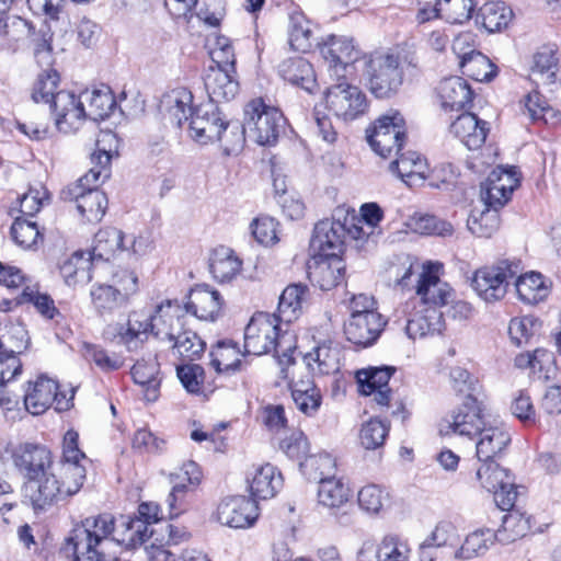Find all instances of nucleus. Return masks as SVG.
Segmentation results:
<instances>
[{"label":"nucleus","mask_w":561,"mask_h":561,"mask_svg":"<svg viewBox=\"0 0 561 561\" xmlns=\"http://www.w3.org/2000/svg\"><path fill=\"white\" fill-rule=\"evenodd\" d=\"M137 513L122 516L118 523L111 514L85 518L71 530L64 550L75 561H121L117 547L144 543L152 534L149 526L161 518L159 505L152 502L141 503Z\"/></svg>","instance_id":"f257e3e1"},{"label":"nucleus","mask_w":561,"mask_h":561,"mask_svg":"<svg viewBox=\"0 0 561 561\" xmlns=\"http://www.w3.org/2000/svg\"><path fill=\"white\" fill-rule=\"evenodd\" d=\"M12 462L23 477L24 497L34 511L45 510V503L56 494L55 472L50 450L42 444L23 442L8 448Z\"/></svg>","instance_id":"f03ea898"},{"label":"nucleus","mask_w":561,"mask_h":561,"mask_svg":"<svg viewBox=\"0 0 561 561\" xmlns=\"http://www.w3.org/2000/svg\"><path fill=\"white\" fill-rule=\"evenodd\" d=\"M282 321L276 314L259 312L254 314L244 330V350L248 354L256 356L274 351L282 374L285 366L294 364L293 352L295 346L287 333H280Z\"/></svg>","instance_id":"7ed1b4c3"},{"label":"nucleus","mask_w":561,"mask_h":561,"mask_svg":"<svg viewBox=\"0 0 561 561\" xmlns=\"http://www.w3.org/2000/svg\"><path fill=\"white\" fill-rule=\"evenodd\" d=\"M59 82L60 76L55 69L43 70L34 81L31 99L34 103L48 104L57 129L70 134L73 133L83 112L75 93L58 90Z\"/></svg>","instance_id":"20e7f679"},{"label":"nucleus","mask_w":561,"mask_h":561,"mask_svg":"<svg viewBox=\"0 0 561 561\" xmlns=\"http://www.w3.org/2000/svg\"><path fill=\"white\" fill-rule=\"evenodd\" d=\"M417 59L412 53H375L365 61V76L370 92L378 99L394 95L403 83L405 71L415 69Z\"/></svg>","instance_id":"39448f33"},{"label":"nucleus","mask_w":561,"mask_h":561,"mask_svg":"<svg viewBox=\"0 0 561 561\" xmlns=\"http://www.w3.org/2000/svg\"><path fill=\"white\" fill-rule=\"evenodd\" d=\"M243 123L249 139L260 146H274L284 131L286 119L277 107L254 99L245 105Z\"/></svg>","instance_id":"423d86ee"},{"label":"nucleus","mask_w":561,"mask_h":561,"mask_svg":"<svg viewBox=\"0 0 561 561\" xmlns=\"http://www.w3.org/2000/svg\"><path fill=\"white\" fill-rule=\"evenodd\" d=\"M519 259H504L490 266H483L473 274L471 285L478 296L486 302L503 299L512 280L523 272Z\"/></svg>","instance_id":"0eeeda50"},{"label":"nucleus","mask_w":561,"mask_h":561,"mask_svg":"<svg viewBox=\"0 0 561 561\" xmlns=\"http://www.w3.org/2000/svg\"><path fill=\"white\" fill-rule=\"evenodd\" d=\"M405 137L404 119L398 112L379 117L374 126L367 129L369 146L382 158L390 157L393 151L399 154Z\"/></svg>","instance_id":"6e6552de"},{"label":"nucleus","mask_w":561,"mask_h":561,"mask_svg":"<svg viewBox=\"0 0 561 561\" xmlns=\"http://www.w3.org/2000/svg\"><path fill=\"white\" fill-rule=\"evenodd\" d=\"M327 107L344 121H353L364 114L367 102L365 94L355 85L341 81L331 85L325 93Z\"/></svg>","instance_id":"1a4fd4ad"},{"label":"nucleus","mask_w":561,"mask_h":561,"mask_svg":"<svg viewBox=\"0 0 561 561\" xmlns=\"http://www.w3.org/2000/svg\"><path fill=\"white\" fill-rule=\"evenodd\" d=\"M170 478L173 486L165 503L169 507V517L174 518L188 508V494L199 484L202 471L195 461H187L171 473Z\"/></svg>","instance_id":"9d476101"},{"label":"nucleus","mask_w":561,"mask_h":561,"mask_svg":"<svg viewBox=\"0 0 561 561\" xmlns=\"http://www.w3.org/2000/svg\"><path fill=\"white\" fill-rule=\"evenodd\" d=\"M137 276L128 272L121 282V288L106 284H94L90 290L94 310L100 316H104L126 306L129 296L137 291Z\"/></svg>","instance_id":"9b49d317"},{"label":"nucleus","mask_w":561,"mask_h":561,"mask_svg":"<svg viewBox=\"0 0 561 561\" xmlns=\"http://www.w3.org/2000/svg\"><path fill=\"white\" fill-rule=\"evenodd\" d=\"M65 202H76L77 209L88 222H99L107 209V197L98 187H82L81 184H69L60 191Z\"/></svg>","instance_id":"f8f14e48"},{"label":"nucleus","mask_w":561,"mask_h":561,"mask_svg":"<svg viewBox=\"0 0 561 561\" xmlns=\"http://www.w3.org/2000/svg\"><path fill=\"white\" fill-rule=\"evenodd\" d=\"M217 520L227 527L245 529L254 525L259 517L256 501L244 495L227 496L217 506Z\"/></svg>","instance_id":"ddd939ff"},{"label":"nucleus","mask_w":561,"mask_h":561,"mask_svg":"<svg viewBox=\"0 0 561 561\" xmlns=\"http://www.w3.org/2000/svg\"><path fill=\"white\" fill-rule=\"evenodd\" d=\"M320 54L332 71V76H335L337 80L346 77L359 57V50L354 46L352 39L336 35L329 36L320 45Z\"/></svg>","instance_id":"4468645a"},{"label":"nucleus","mask_w":561,"mask_h":561,"mask_svg":"<svg viewBox=\"0 0 561 561\" xmlns=\"http://www.w3.org/2000/svg\"><path fill=\"white\" fill-rule=\"evenodd\" d=\"M9 337L13 340L0 350V386L16 379L23 370V364L19 355L27 348L30 337L21 324H13L9 329Z\"/></svg>","instance_id":"2eb2a0df"},{"label":"nucleus","mask_w":561,"mask_h":561,"mask_svg":"<svg viewBox=\"0 0 561 561\" xmlns=\"http://www.w3.org/2000/svg\"><path fill=\"white\" fill-rule=\"evenodd\" d=\"M228 121L213 102L201 104L191 113L190 128L196 141L206 144L220 137Z\"/></svg>","instance_id":"dca6fc26"},{"label":"nucleus","mask_w":561,"mask_h":561,"mask_svg":"<svg viewBox=\"0 0 561 561\" xmlns=\"http://www.w3.org/2000/svg\"><path fill=\"white\" fill-rule=\"evenodd\" d=\"M519 179L515 170L497 168L493 170L481 186V195L486 208L496 211L511 198L512 193L518 186Z\"/></svg>","instance_id":"f3484780"},{"label":"nucleus","mask_w":561,"mask_h":561,"mask_svg":"<svg viewBox=\"0 0 561 561\" xmlns=\"http://www.w3.org/2000/svg\"><path fill=\"white\" fill-rule=\"evenodd\" d=\"M310 282L322 290L336 287L344 278L345 263L340 255L313 254L307 264Z\"/></svg>","instance_id":"a211bd4d"},{"label":"nucleus","mask_w":561,"mask_h":561,"mask_svg":"<svg viewBox=\"0 0 561 561\" xmlns=\"http://www.w3.org/2000/svg\"><path fill=\"white\" fill-rule=\"evenodd\" d=\"M148 319L151 334L171 341L185 327V310L178 300H165Z\"/></svg>","instance_id":"6ab92c4d"},{"label":"nucleus","mask_w":561,"mask_h":561,"mask_svg":"<svg viewBox=\"0 0 561 561\" xmlns=\"http://www.w3.org/2000/svg\"><path fill=\"white\" fill-rule=\"evenodd\" d=\"M140 242L134 237L126 238L125 233L115 227H106L95 233L90 259L110 261L117 252L129 250L134 254H139Z\"/></svg>","instance_id":"aec40b11"},{"label":"nucleus","mask_w":561,"mask_h":561,"mask_svg":"<svg viewBox=\"0 0 561 561\" xmlns=\"http://www.w3.org/2000/svg\"><path fill=\"white\" fill-rule=\"evenodd\" d=\"M345 237L346 222H342L340 218L323 219L314 226L310 248L313 254L340 255L343 251Z\"/></svg>","instance_id":"412c9836"},{"label":"nucleus","mask_w":561,"mask_h":561,"mask_svg":"<svg viewBox=\"0 0 561 561\" xmlns=\"http://www.w3.org/2000/svg\"><path fill=\"white\" fill-rule=\"evenodd\" d=\"M386 323L379 312L351 316L344 323V334L351 343L367 347L377 341Z\"/></svg>","instance_id":"4be33fe9"},{"label":"nucleus","mask_w":561,"mask_h":561,"mask_svg":"<svg viewBox=\"0 0 561 561\" xmlns=\"http://www.w3.org/2000/svg\"><path fill=\"white\" fill-rule=\"evenodd\" d=\"M450 417L448 428L460 436L472 438L484 427L482 403L478 397H465L461 405L453 412Z\"/></svg>","instance_id":"5701e85b"},{"label":"nucleus","mask_w":561,"mask_h":561,"mask_svg":"<svg viewBox=\"0 0 561 561\" xmlns=\"http://www.w3.org/2000/svg\"><path fill=\"white\" fill-rule=\"evenodd\" d=\"M33 23L19 15H10L0 8V50L15 54L28 41Z\"/></svg>","instance_id":"b1692460"},{"label":"nucleus","mask_w":561,"mask_h":561,"mask_svg":"<svg viewBox=\"0 0 561 561\" xmlns=\"http://www.w3.org/2000/svg\"><path fill=\"white\" fill-rule=\"evenodd\" d=\"M77 102L79 103V107L82 110L83 115L77 127L73 129V133L81 127L87 118L98 122L108 117L116 106L114 95L107 85L82 92L77 96Z\"/></svg>","instance_id":"393cba45"},{"label":"nucleus","mask_w":561,"mask_h":561,"mask_svg":"<svg viewBox=\"0 0 561 561\" xmlns=\"http://www.w3.org/2000/svg\"><path fill=\"white\" fill-rule=\"evenodd\" d=\"M84 462L83 460L61 461L59 466V478L55 473L56 483L54 484L55 489L57 488L58 490L51 500L46 501L45 508L79 492L87 474Z\"/></svg>","instance_id":"a878e982"},{"label":"nucleus","mask_w":561,"mask_h":561,"mask_svg":"<svg viewBox=\"0 0 561 561\" xmlns=\"http://www.w3.org/2000/svg\"><path fill=\"white\" fill-rule=\"evenodd\" d=\"M193 94L184 88H174L165 93L160 99L159 112L164 119H168L176 127H181L183 122L191 121Z\"/></svg>","instance_id":"bb28decb"},{"label":"nucleus","mask_w":561,"mask_h":561,"mask_svg":"<svg viewBox=\"0 0 561 561\" xmlns=\"http://www.w3.org/2000/svg\"><path fill=\"white\" fill-rule=\"evenodd\" d=\"M489 131V123L472 113L459 115L450 125V133L469 150L480 149L485 142Z\"/></svg>","instance_id":"cd10ccee"},{"label":"nucleus","mask_w":561,"mask_h":561,"mask_svg":"<svg viewBox=\"0 0 561 561\" xmlns=\"http://www.w3.org/2000/svg\"><path fill=\"white\" fill-rule=\"evenodd\" d=\"M416 295L423 304L428 305L427 308L439 309L449 304L453 290L447 283L440 280L433 266H426L420 275Z\"/></svg>","instance_id":"c85d7f7f"},{"label":"nucleus","mask_w":561,"mask_h":561,"mask_svg":"<svg viewBox=\"0 0 561 561\" xmlns=\"http://www.w3.org/2000/svg\"><path fill=\"white\" fill-rule=\"evenodd\" d=\"M224 300L219 291L208 285H199L190 291L183 309L201 320H215L222 308Z\"/></svg>","instance_id":"c756f323"},{"label":"nucleus","mask_w":561,"mask_h":561,"mask_svg":"<svg viewBox=\"0 0 561 561\" xmlns=\"http://www.w3.org/2000/svg\"><path fill=\"white\" fill-rule=\"evenodd\" d=\"M165 8L175 19L184 18L192 11L194 5L196 15L209 26H218L222 18L221 0H165Z\"/></svg>","instance_id":"7c9ffc66"},{"label":"nucleus","mask_w":561,"mask_h":561,"mask_svg":"<svg viewBox=\"0 0 561 561\" xmlns=\"http://www.w3.org/2000/svg\"><path fill=\"white\" fill-rule=\"evenodd\" d=\"M204 85L209 96V102L215 104L230 101L239 92V81L236 79V71H229L226 68L209 67L204 77Z\"/></svg>","instance_id":"2f4dec72"},{"label":"nucleus","mask_w":561,"mask_h":561,"mask_svg":"<svg viewBox=\"0 0 561 561\" xmlns=\"http://www.w3.org/2000/svg\"><path fill=\"white\" fill-rule=\"evenodd\" d=\"M478 435L476 457L479 462L496 461L512 440L510 432L503 426H484Z\"/></svg>","instance_id":"473e14b6"},{"label":"nucleus","mask_w":561,"mask_h":561,"mask_svg":"<svg viewBox=\"0 0 561 561\" xmlns=\"http://www.w3.org/2000/svg\"><path fill=\"white\" fill-rule=\"evenodd\" d=\"M58 383L46 376H39L28 387L23 396L25 410L33 414H43L56 400Z\"/></svg>","instance_id":"72a5a7b5"},{"label":"nucleus","mask_w":561,"mask_h":561,"mask_svg":"<svg viewBox=\"0 0 561 561\" xmlns=\"http://www.w3.org/2000/svg\"><path fill=\"white\" fill-rule=\"evenodd\" d=\"M427 169L426 160L415 151L401 152L389 164L390 172L400 178L410 187L425 180Z\"/></svg>","instance_id":"f704fd0d"},{"label":"nucleus","mask_w":561,"mask_h":561,"mask_svg":"<svg viewBox=\"0 0 561 561\" xmlns=\"http://www.w3.org/2000/svg\"><path fill=\"white\" fill-rule=\"evenodd\" d=\"M251 500H267L276 495L283 486V477L277 469L266 463L255 469L253 476L248 479Z\"/></svg>","instance_id":"c9c22d12"},{"label":"nucleus","mask_w":561,"mask_h":561,"mask_svg":"<svg viewBox=\"0 0 561 561\" xmlns=\"http://www.w3.org/2000/svg\"><path fill=\"white\" fill-rule=\"evenodd\" d=\"M438 95L445 110L459 111L471 103L473 92L466 80L450 77L440 82Z\"/></svg>","instance_id":"e433bc0d"},{"label":"nucleus","mask_w":561,"mask_h":561,"mask_svg":"<svg viewBox=\"0 0 561 561\" xmlns=\"http://www.w3.org/2000/svg\"><path fill=\"white\" fill-rule=\"evenodd\" d=\"M278 73L285 81L310 93L317 85L312 65L302 57L283 60L278 66Z\"/></svg>","instance_id":"4c0bfd02"},{"label":"nucleus","mask_w":561,"mask_h":561,"mask_svg":"<svg viewBox=\"0 0 561 561\" xmlns=\"http://www.w3.org/2000/svg\"><path fill=\"white\" fill-rule=\"evenodd\" d=\"M445 329L444 312L437 308H425L408 320L407 335L412 339H421L426 335L439 334Z\"/></svg>","instance_id":"58836bf2"},{"label":"nucleus","mask_w":561,"mask_h":561,"mask_svg":"<svg viewBox=\"0 0 561 561\" xmlns=\"http://www.w3.org/2000/svg\"><path fill=\"white\" fill-rule=\"evenodd\" d=\"M241 265L239 257L227 247L216 248L209 257V271L219 283L232 280L241 271Z\"/></svg>","instance_id":"ea45409f"},{"label":"nucleus","mask_w":561,"mask_h":561,"mask_svg":"<svg viewBox=\"0 0 561 561\" xmlns=\"http://www.w3.org/2000/svg\"><path fill=\"white\" fill-rule=\"evenodd\" d=\"M514 280L519 299L526 304H538L546 299L550 293V286L540 273L522 274L520 272Z\"/></svg>","instance_id":"a19ab883"},{"label":"nucleus","mask_w":561,"mask_h":561,"mask_svg":"<svg viewBox=\"0 0 561 561\" xmlns=\"http://www.w3.org/2000/svg\"><path fill=\"white\" fill-rule=\"evenodd\" d=\"M210 365L218 374L233 375L247 367L237 345L232 343L218 342L216 348L210 352Z\"/></svg>","instance_id":"79ce46f5"},{"label":"nucleus","mask_w":561,"mask_h":561,"mask_svg":"<svg viewBox=\"0 0 561 561\" xmlns=\"http://www.w3.org/2000/svg\"><path fill=\"white\" fill-rule=\"evenodd\" d=\"M531 529V517L519 510H512L502 518V526L495 533L496 541L508 545L525 537Z\"/></svg>","instance_id":"37998d69"},{"label":"nucleus","mask_w":561,"mask_h":561,"mask_svg":"<svg viewBox=\"0 0 561 561\" xmlns=\"http://www.w3.org/2000/svg\"><path fill=\"white\" fill-rule=\"evenodd\" d=\"M131 376L136 383L144 388L147 401L153 402L159 397V364L156 359L138 360L131 368Z\"/></svg>","instance_id":"c03bdc74"},{"label":"nucleus","mask_w":561,"mask_h":561,"mask_svg":"<svg viewBox=\"0 0 561 561\" xmlns=\"http://www.w3.org/2000/svg\"><path fill=\"white\" fill-rule=\"evenodd\" d=\"M296 408L307 416L314 415L322 403L321 390L312 380H300L291 386Z\"/></svg>","instance_id":"a18cd8bd"},{"label":"nucleus","mask_w":561,"mask_h":561,"mask_svg":"<svg viewBox=\"0 0 561 561\" xmlns=\"http://www.w3.org/2000/svg\"><path fill=\"white\" fill-rule=\"evenodd\" d=\"M459 66L462 75L478 81H491L495 77V66L480 51L470 50L460 56Z\"/></svg>","instance_id":"49530a36"},{"label":"nucleus","mask_w":561,"mask_h":561,"mask_svg":"<svg viewBox=\"0 0 561 561\" xmlns=\"http://www.w3.org/2000/svg\"><path fill=\"white\" fill-rule=\"evenodd\" d=\"M90 261L83 252H76L60 264L59 272L67 286L75 287L91 282Z\"/></svg>","instance_id":"de8ad7c7"},{"label":"nucleus","mask_w":561,"mask_h":561,"mask_svg":"<svg viewBox=\"0 0 561 561\" xmlns=\"http://www.w3.org/2000/svg\"><path fill=\"white\" fill-rule=\"evenodd\" d=\"M513 18V11L504 2H486L477 15V20L489 32H500Z\"/></svg>","instance_id":"09e8293b"},{"label":"nucleus","mask_w":561,"mask_h":561,"mask_svg":"<svg viewBox=\"0 0 561 561\" xmlns=\"http://www.w3.org/2000/svg\"><path fill=\"white\" fill-rule=\"evenodd\" d=\"M170 342L173 343L172 350L183 362L201 358L206 350V343L197 333L185 327Z\"/></svg>","instance_id":"8fccbe9b"},{"label":"nucleus","mask_w":561,"mask_h":561,"mask_svg":"<svg viewBox=\"0 0 561 561\" xmlns=\"http://www.w3.org/2000/svg\"><path fill=\"white\" fill-rule=\"evenodd\" d=\"M496 540L492 529H478L469 534L462 546L455 552L458 560H470L484 554Z\"/></svg>","instance_id":"3c124183"},{"label":"nucleus","mask_w":561,"mask_h":561,"mask_svg":"<svg viewBox=\"0 0 561 561\" xmlns=\"http://www.w3.org/2000/svg\"><path fill=\"white\" fill-rule=\"evenodd\" d=\"M307 293V287L301 284H293L287 286L278 301V314L276 317L285 323H290L297 318V312L301 308V301Z\"/></svg>","instance_id":"603ef678"},{"label":"nucleus","mask_w":561,"mask_h":561,"mask_svg":"<svg viewBox=\"0 0 561 561\" xmlns=\"http://www.w3.org/2000/svg\"><path fill=\"white\" fill-rule=\"evenodd\" d=\"M350 497V488L341 479L333 477L319 483L318 500L323 506L341 507L348 502Z\"/></svg>","instance_id":"864d4df0"},{"label":"nucleus","mask_w":561,"mask_h":561,"mask_svg":"<svg viewBox=\"0 0 561 561\" xmlns=\"http://www.w3.org/2000/svg\"><path fill=\"white\" fill-rule=\"evenodd\" d=\"M410 557V543L399 535H386L377 546V561H409Z\"/></svg>","instance_id":"5fc2aeb1"},{"label":"nucleus","mask_w":561,"mask_h":561,"mask_svg":"<svg viewBox=\"0 0 561 561\" xmlns=\"http://www.w3.org/2000/svg\"><path fill=\"white\" fill-rule=\"evenodd\" d=\"M148 333H150L148 316L133 312L128 318L126 328L122 327L118 332V336L128 350H134L138 346L139 342H144L147 339Z\"/></svg>","instance_id":"6e6d98bb"},{"label":"nucleus","mask_w":561,"mask_h":561,"mask_svg":"<svg viewBox=\"0 0 561 561\" xmlns=\"http://www.w3.org/2000/svg\"><path fill=\"white\" fill-rule=\"evenodd\" d=\"M288 42L294 50L301 53H306L312 47L311 23L304 14L290 16Z\"/></svg>","instance_id":"4d7b16f0"},{"label":"nucleus","mask_w":561,"mask_h":561,"mask_svg":"<svg viewBox=\"0 0 561 561\" xmlns=\"http://www.w3.org/2000/svg\"><path fill=\"white\" fill-rule=\"evenodd\" d=\"M396 371L392 366L370 367L358 373L357 379L362 391L366 396L380 388H388V382Z\"/></svg>","instance_id":"13d9d810"},{"label":"nucleus","mask_w":561,"mask_h":561,"mask_svg":"<svg viewBox=\"0 0 561 561\" xmlns=\"http://www.w3.org/2000/svg\"><path fill=\"white\" fill-rule=\"evenodd\" d=\"M511 477L510 471L502 468L496 461L480 462L476 472L480 485L491 493L503 485Z\"/></svg>","instance_id":"bf43d9fd"},{"label":"nucleus","mask_w":561,"mask_h":561,"mask_svg":"<svg viewBox=\"0 0 561 561\" xmlns=\"http://www.w3.org/2000/svg\"><path fill=\"white\" fill-rule=\"evenodd\" d=\"M459 539L460 535L455 523L443 519L436 524L430 536L420 546L426 550H431V548L454 546Z\"/></svg>","instance_id":"052dcab7"},{"label":"nucleus","mask_w":561,"mask_h":561,"mask_svg":"<svg viewBox=\"0 0 561 561\" xmlns=\"http://www.w3.org/2000/svg\"><path fill=\"white\" fill-rule=\"evenodd\" d=\"M18 304H32L42 317L49 320L58 322V318H61V313L56 308L54 299L49 295L39 293L31 287L23 289Z\"/></svg>","instance_id":"680f3d73"},{"label":"nucleus","mask_w":561,"mask_h":561,"mask_svg":"<svg viewBox=\"0 0 561 561\" xmlns=\"http://www.w3.org/2000/svg\"><path fill=\"white\" fill-rule=\"evenodd\" d=\"M500 226V218L496 211L485 208L480 213L471 211L467 227L478 238H490Z\"/></svg>","instance_id":"e2e57ef3"},{"label":"nucleus","mask_w":561,"mask_h":561,"mask_svg":"<svg viewBox=\"0 0 561 561\" xmlns=\"http://www.w3.org/2000/svg\"><path fill=\"white\" fill-rule=\"evenodd\" d=\"M54 32L47 23H43L38 30L33 25L30 42L33 46L34 56L39 64H49L53 53Z\"/></svg>","instance_id":"0e129e2a"},{"label":"nucleus","mask_w":561,"mask_h":561,"mask_svg":"<svg viewBox=\"0 0 561 561\" xmlns=\"http://www.w3.org/2000/svg\"><path fill=\"white\" fill-rule=\"evenodd\" d=\"M10 232L13 241L23 249H32L43 240L37 225L23 218L13 221Z\"/></svg>","instance_id":"69168bd1"},{"label":"nucleus","mask_w":561,"mask_h":561,"mask_svg":"<svg viewBox=\"0 0 561 561\" xmlns=\"http://www.w3.org/2000/svg\"><path fill=\"white\" fill-rule=\"evenodd\" d=\"M307 366L313 374L327 375L336 369L335 356L330 346L318 345L304 357Z\"/></svg>","instance_id":"338daca9"},{"label":"nucleus","mask_w":561,"mask_h":561,"mask_svg":"<svg viewBox=\"0 0 561 561\" xmlns=\"http://www.w3.org/2000/svg\"><path fill=\"white\" fill-rule=\"evenodd\" d=\"M388 433L389 423L379 419H370L360 428V444L365 449H377L383 445Z\"/></svg>","instance_id":"774afa93"}]
</instances>
